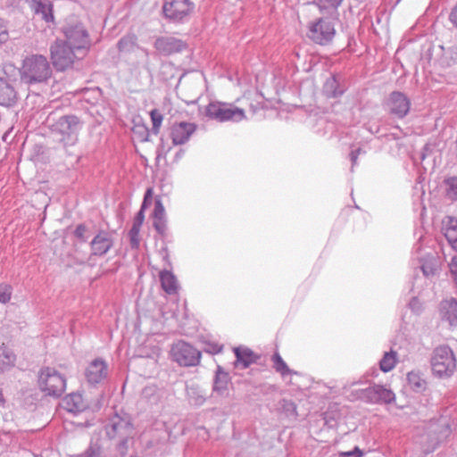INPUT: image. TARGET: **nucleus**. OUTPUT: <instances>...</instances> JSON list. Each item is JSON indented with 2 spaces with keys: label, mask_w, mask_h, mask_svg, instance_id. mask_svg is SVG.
I'll use <instances>...</instances> for the list:
<instances>
[{
  "label": "nucleus",
  "mask_w": 457,
  "mask_h": 457,
  "mask_svg": "<svg viewBox=\"0 0 457 457\" xmlns=\"http://www.w3.org/2000/svg\"><path fill=\"white\" fill-rule=\"evenodd\" d=\"M21 79L27 84L46 82L52 75V69L46 56L34 54L23 61Z\"/></svg>",
  "instance_id": "obj_1"
},
{
  "label": "nucleus",
  "mask_w": 457,
  "mask_h": 457,
  "mask_svg": "<svg viewBox=\"0 0 457 457\" xmlns=\"http://www.w3.org/2000/svg\"><path fill=\"white\" fill-rule=\"evenodd\" d=\"M85 55L62 39H56L50 46V57L54 67L57 71H65L71 68L77 59Z\"/></svg>",
  "instance_id": "obj_2"
},
{
  "label": "nucleus",
  "mask_w": 457,
  "mask_h": 457,
  "mask_svg": "<svg viewBox=\"0 0 457 457\" xmlns=\"http://www.w3.org/2000/svg\"><path fill=\"white\" fill-rule=\"evenodd\" d=\"M62 31L69 45L77 49L82 55H86L88 51L91 41L89 34L84 24L75 19H70L63 25Z\"/></svg>",
  "instance_id": "obj_3"
},
{
  "label": "nucleus",
  "mask_w": 457,
  "mask_h": 457,
  "mask_svg": "<svg viewBox=\"0 0 457 457\" xmlns=\"http://www.w3.org/2000/svg\"><path fill=\"white\" fill-rule=\"evenodd\" d=\"M433 373L439 378H447L456 369V360L453 350L448 345H440L434 350L431 358Z\"/></svg>",
  "instance_id": "obj_4"
},
{
  "label": "nucleus",
  "mask_w": 457,
  "mask_h": 457,
  "mask_svg": "<svg viewBox=\"0 0 457 457\" xmlns=\"http://www.w3.org/2000/svg\"><path fill=\"white\" fill-rule=\"evenodd\" d=\"M38 386L42 392L50 396H60L66 388V378L54 368L40 370Z\"/></svg>",
  "instance_id": "obj_5"
},
{
  "label": "nucleus",
  "mask_w": 457,
  "mask_h": 457,
  "mask_svg": "<svg viewBox=\"0 0 457 457\" xmlns=\"http://www.w3.org/2000/svg\"><path fill=\"white\" fill-rule=\"evenodd\" d=\"M80 129L81 123L74 115L62 116L52 126L53 132L60 135L59 140L64 146L76 144Z\"/></svg>",
  "instance_id": "obj_6"
},
{
  "label": "nucleus",
  "mask_w": 457,
  "mask_h": 457,
  "mask_svg": "<svg viewBox=\"0 0 457 457\" xmlns=\"http://www.w3.org/2000/svg\"><path fill=\"white\" fill-rule=\"evenodd\" d=\"M336 35L334 22L328 18H319L309 22L307 37L315 44L320 46L328 45Z\"/></svg>",
  "instance_id": "obj_7"
},
{
  "label": "nucleus",
  "mask_w": 457,
  "mask_h": 457,
  "mask_svg": "<svg viewBox=\"0 0 457 457\" xmlns=\"http://www.w3.org/2000/svg\"><path fill=\"white\" fill-rule=\"evenodd\" d=\"M206 116L220 122H239L245 119V111L230 104L212 102L206 106Z\"/></svg>",
  "instance_id": "obj_8"
},
{
  "label": "nucleus",
  "mask_w": 457,
  "mask_h": 457,
  "mask_svg": "<svg viewBox=\"0 0 457 457\" xmlns=\"http://www.w3.org/2000/svg\"><path fill=\"white\" fill-rule=\"evenodd\" d=\"M194 9L195 4L190 0H165L162 5L164 17L177 23L185 22Z\"/></svg>",
  "instance_id": "obj_9"
},
{
  "label": "nucleus",
  "mask_w": 457,
  "mask_h": 457,
  "mask_svg": "<svg viewBox=\"0 0 457 457\" xmlns=\"http://www.w3.org/2000/svg\"><path fill=\"white\" fill-rule=\"evenodd\" d=\"M171 355L180 366H196L200 362L201 353L191 345L179 341L172 345Z\"/></svg>",
  "instance_id": "obj_10"
},
{
  "label": "nucleus",
  "mask_w": 457,
  "mask_h": 457,
  "mask_svg": "<svg viewBox=\"0 0 457 457\" xmlns=\"http://www.w3.org/2000/svg\"><path fill=\"white\" fill-rule=\"evenodd\" d=\"M361 398L369 403L389 404L395 402V395L390 388L374 384L362 390Z\"/></svg>",
  "instance_id": "obj_11"
},
{
  "label": "nucleus",
  "mask_w": 457,
  "mask_h": 457,
  "mask_svg": "<svg viewBox=\"0 0 457 457\" xmlns=\"http://www.w3.org/2000/svg\"><path fill=\"white\" fill-rule=\"evenodd\" d=\"M427 430L429 444L433 446L436 445L451 434L448 418L441 416L436 420H430Z\"/></svg>",
  "instance_id": "obj_12"
},
{
  "label": "nucleus",
  "mask_w": 457,
  "mask_h": 457,
  "mask_svg": "<svg viewBox=\"0 0 457 457\" xmlns=\"http://www.w3.org/2000/svg\"><path fill=\"white\" fill-rule=\"evenodd\" d=\"M386 107L390 114L398 119H403L410 111L411 100L405 94L394 91L387 98Z\"/></svg>",
  "instance_id": "obj_13"
},
{
  "label": "nucleus",
  "mask_w": 457,
  "mask_h": 457,
  "mask_svg": "<svg viewBox=\"0 0 457 457\" xmlns=\"http://www.w3.org/2000/svg\"><path fill=\"white\" fill-rule=\"evenodd\" d=\"M187 45L183 40L171 36L159 37L154 41V47L162 55L181 53Z\"/></svg>",
  "instance_id": "obj_14"
},
{
  "label": "nucleus",
  "mask_w": 457,
  "mask_h": 457,
  "mask_svg": "<svg viewBox=\"0 0 457 457\" xmlns=\"http://www.w3.org/2000/svg\"><path fill=\"white\" fill-rule=\"evenodd\" d=\"M197 126L192 122L180 121L174 123L170 128V138L174 145H184L196 131Z\"/></svg>",
  "instance_id": "obj_15"
},
{
  "label": "nucleus",
  "mask_w": 457,
  "mask_h": 457,
  "mask_svg": "<svg viewBox=\"0 0 457 457\" xmlns=\"http://www.w3.org/2000/svg\"><path fill=\"white\" fill-rule=\"evenodd\" d=\"M107 376V365L102 359L92 361L85 370V377L91 385L99 384Z\"/></svg>",
  "instance_id": "obj_16"
},
{
  "label": "nucleus",
  "mask_w": 457,
  "mask_h": 457,
  "mask_svg": "<svg viewBox=\"0 0 457 457\" xmlns=\"http://www.w3.org/2000/svg\"><path fill=\"white\" fill-rule=\"evenodd\" d=\"M31 8L35 14L40 15L46 22H54V5L50 1L32 0Z\"/></svg>",
  "instance_id": "obj_17"
},
{
  "label": "nucleus",
  "mask_w": 457,
  "mask_h": 457,
  "mask_svg": "<svg viewBox=\"0 0 457 457\" xmlns=\"http://www.w3.org/2000/svg\"><path fill=\"white\" fill-rule=\"evenodd\" d=\"M442 319L448 321L451 326H457V300L451 298L440 304Z\"/></svg>",
  "instance_id": "obj_18"
},
{
  "label": "nucleus",
  "mask_w": 457,
  "mask_h": 457,
  "mask_svg": "<svg viewBox=\"0 0 457 457\" xmlns=\"http://www.w3.org/2000/svg\"><path fill=\"white\" fill-rule=\"evenodd\" d=\"M16 100L17 94L13 87L6 79L0 78V104L12 106Z\"/></svg>",
  "instance_id": "obj_19"
},
{
  "label": "nucleus",
  "mask_w": 457,
  "mask_h": 457,
  "mask_svg": "<svg viewBox=\"0 0 457 457\" xmlns=\"http://www.w3.org/2000/svg\"><path fill=\"white\" fill-rule=\"evenodd\" d=\"M160 282L162 290L168 295L178 293L179 283L176 276L170 270H163L159 273Z\"/></svg>",
  "instance_id": "obj_20"
},
{
  "label": "nucleus",
  "mask_w": 457,
  "mask_h": 457,
  "mask_svg": "<svg viewBox=\"0 0 457 457\" xmlns=\"http://www.w3.org/2000/svg\"><path fill=\"white\" fill-rule=\"evenodd\" d=\"M186 393L189 403L194 406H202L206 401L205 391L195 383L187 385Z\"/></svg>",
  "instance_id": "obj_21"
},
{
  "label": "nucleus",
  "mask_w": 457,
  "mask_h": 457,
  "mask_svg": "<svg viewBox=\"0 0 457 457\" xmlns=\"http://www.w3.org/2000/svg\"><path fill=\"white\" fill-rule=\"evenodd\" d=\"M236 355L235 366L241 369L248 368L252 363L256 361V356L249 348L236 347L234 349Z\"/></svg>",
  "instance_id": "obj_22"
},
{
  "label": "nucleus",
  "mask_w": 457,
  "mask_h": 457,
  "mask_svg": "<svg viewBox=\"0 0 457 457\" xmlns=\"http://www.w3.org/2000/svg\"><path fill=\"white\" fill-rule=\"evenodd\" d=\"M442 230L448 243L457 251V220L453 217H447L443 221Z\"/></svg>",
  "instance_id": "obj_23"
},
{
  "label": "nucleus",
  "mask_w": 457,
  "mask_h": 457,
  "mask_svg": "<svg viewBox=\"0 0 457 457\" xmlns=\"http://www.w3.org/2000/svg\"><path fill=\"white\" fill-rule=\"evenodd\" d=\"M16 354L4 344L0 345V374L14 367Z\"/></svg>",
  "instance_id": "obj_24"
},
{
  "label": "nucleus",
  "mask_w": 457,
  "mask_h": 457,
  "mask_svg": "<svg viewBox=\"0 0 457 457\" xmlns=\"http://www.w3.org/2000/svg\"><path fill=\"white\" fill-rule=\"evenodd\" d=\"M116 436L120 437V447H124L125 445L129 444L130 438L134 434V428L129 421H125L120 419L116 420Z\"/></svg>",
  "instance_id": "obj_25"
},
{
  "label": "nucleus",
  "mask_w": 457,
  "mask_h": 457,
  "mask_svg": "<svg viewBox=\"0 0 457 457\" xmlns=\"http://www.w3.org/2000/svg\"><path fill=\"white\" fill-rule=\"evenodd\" d=\"M345 91V87L341 85L336 76L327 79L323 86V92L327 97L337 98Z\"/></svg>",
  "instance_id": "obj_26"
},
{
  "label": "nucleus",
  "mask_w": 457,
  "mask_h": 457,
  "mask_svg": "<svg viewBox=\"0 0 457 457\" xmlns=\"http://www.w3.org/2000/svg\"><path fill=\"white\" fill-rule=\"evenodd\" d=\"M62 407L70 412H79L85 409L83 397L79 393H72L62 399Z\"/></svg>",
  "instance_id": "obj_27"
},
{
  "label": "nucleus",
  "mask_w": 457,
  "mask_h": 457,
  "mask_svg": "<svg viewBox=\"0 0 457 457\" xmlns=\"http://www.w3.org/2000/svg\"><path fill=\"white\" fill-rule=\"evenodd\" d=\"M407 385L415 393H422L427 388V381L419 370H411L406 376Z\"/></svg>",
  "instance_id": "obj_28"
},
{
  "label": "nucleus",
  "mask_w": 457,
  "mask_h": 457,
  "mask_svg": "<svg viewBox=\"0 0 457 457\" xmlns=\"http://www.w3.org/2000/svg\"><path fill=\"white\" fill-rule=\"evenodd\" d=\"M229 377L220 366H218L215 378L213 380V391L220 395H223L227 390Z\"/></svg>",
  "instance_id": "obj_29"
},
{
  "label": "nucleus",
  "mask_w": 457,
  "mask_h": 457,
  "mask_svg": "<svg viewBox=\"0 0 457 457\" xmlns=\"http://www.w3.org/2000/svg\"><path fill=\"white\" fill-rule=\"evenodd\" d=\"M396 363L397 353L390 350L389 352H386L379 361V369L383 372H389L395 367Z\"/></svg>",
  "instance_id": "obj_30"
},
{
  "label": "nucleus",
  "mask_w": 457,
  "mask_h": 457,
  "mask_svg": "<svg viewBox=\"0 0 457 457\" xmlns=\"http://www.w3.org/2000/svg\"><path fill=\"white\" fill-rule=\"evenodd\" d=\"M445 194L452 202L457 201V176H452L444 179Z\"/></svg>",
  "instance_id": "obj_31"
},
{
  "label": "nucleus",
  "mask_w": 457,
  "mask_h": 457,
  "mask_svg": "<svg viewBox=\"0 0 457 457\" xmlns=\"http://www.w3.org/2000/svg\"><path fill=\"white\" fill-rule=\"evenodd\" d=\"M92 250L95 254H103L110 248V242L101 235H97L92 241Z\"/></svg>",
  "instance_id": "obj_32"
},
{
  "label": "nucleus",
  "mask_w": 457,
  "mask_h": 457,
  "mask_svg": "<svg viewBox=\"0 0 457 457\" xmlns=\"http://www.w3.org/2000/svg\"><path fill=\"white\" fill-rule=\"evenodd\" d=\"M271 361L273 362L274 370L282 377H285L292 373V370L288 368L287 364L284 361V360L282 359L278 353H275L272 355Z\"/></svg>",
  "instance_id": "obj_33"
},
{
  "label": "nucleus",
  "mask_w": 457,
  "mask_h": 457,
  "mask_svg": "<svg viewBox=\"0 0 457 457\" xmlns=\"http://www.w3.org/2000/svg\"><path fill=\"white\" fill-rule=\"evenodd\" d=\"M420 269L424 277L428 279L434 277L438 270L436 261L434 257L426 260L424 262H422Z\"/></svg>",
  "instance_id": "obj_34"
},
{
  "label": "nucleus",
  "mask_w": 457,
  "mask_h": 457,
  "mask_svg": "<svg viewBox=\"0 0 457 457\" xmlns=\"http://www.w3.org/2000/svg\"><path fill=\"white\" fill-rule=\"evenodd\" d=\"M343 0H314L315 4L321 12H331L336 11Z\"/></svg>",
  "instance_id": "obj_35"
},
{
  "label": "nucleus",
  "mask_w": 457,
  "mask_h": 457,
  "mask_svg": "<svg viewBox=\"0 0 457 457\" xmlns=\"http://www.w3.org/2000/svg\"><path fill=\"white\" fill-rule=\"evenodd\" d=\"M77 457H104L102 445H98L96 442H91L88 449L82 454L78 455Z\"/></svg>",
  "instance_id": "obj_36"
},
{
  "label": "nucleus",
  "mask_w": 457,
  "mask_h": 457,
  "mask_svg": "<svg viewBox=\"0 0 457 457\" xmlns=\"http://www.w3.org/2000/svg\"><path fill=\"white\" fill-rule=\"evenodd\" d=\"M139 231L140 228L137 224H133L129 229L128 236L132 248H137L139 245Z\"/></svg>",
  "instance_id": "obj_37"
},
{
  "label": "nucleus",
  "mask_w": 457,
  "mask_h": 457,
  "mask_svg": "<svg viewBox=\"0 0 457 457\" xmlns=\"http://www.w3.org/2000/svg\"><path fill=\"white\" fill-rule=\"evenodd\" d=\"M150 115H151V120H152V123H153V129H152L153 132L154 134H158L160 127H161L162 120H163V117H162V113L156 109L152 110L150 112Z\"/></svg>",
  "instance_id": "obj_38"
},
{
  "label": "nucleus",
  "mask_w": 457,
  "mask_h": 457,
  "mask_svg": "<svg viewBox=\"0 0 457 457\" xmlns=\"http://www.w3.org/2000/svg\"><path fill=\"white\" fill-rule=\"evenodd\" d=\"M12 288L10 285L2 283L0 284V303H6L11 300Z\"/></svg>",
  "instance_id": "obj_39"
},
{
  "label": "nucleus",
  "mask_w": 457,
  "mask_h": 457,
  "mask_svg": "<svg viewBox=\"0 0 457 457\" xmlns=\"http://www.w3.org/2000/svg\"><path fill=\"white\" fill-rule=\"evenodd\" d=\"M133 133L140 142L148 141L149 131L148 129L143 125H136L133 129Z\"/></svg>",
  "instance_id": "obj_40"
},
{
  "label": "nucleus",
  "mask_w": 457,
  "mask_h": 457,
  "mask_svg": "<svg viewBox=\"0 0 457 457\" xmlns=\"http://www.w3.org/2000/svg\"><path fill=\"white\" fill-rule=\"evenodd\" d=\"M154 219H166V212L161 199H155L153 212Z\"/></svg>",
  "instance_id": "obj_41"
},
{
  "label": "nucleus",
  "mask_w": 457,
  "mask_h": 457,
  "mask_svg": "<svg viewBox=\"0 0 457 457\" xmlns=\"http://www.w3.org/2000/svg\"><path fill=\"white\" fill-rule=\"evenodd\" d=\"M153 226L158 234L164 236L167 232V219H154Z\"/></svg>",
  "instance_id": "obj_42"
},
{
  "label": "nucleus",
  "mask_w": 457,
  "mask_h": 457,
  "mask_svg": "<svg viewBox=\"0 0 457 457\" xmlns=\"http://www.w3.org/2000/svg\"><path fill=\"white\" fill-rule=\"evenodd\" d=\"M422 292H418L417 296H413L409 303V308L415 313H419L421 310V302L419 297L423 296Z\"/></svg>",
  "instance_id": "obj_43"
},
{
  "label": "nucleus",
  "mask_w": 457,
  "mask_h": 457,
  "mask_svg": "<svg viewBox=\"0 0 457 457\" xmlns=\"http://www.w3.org/2000/svg\"><path fill=\"white\" fill-rule=\"evenodd\" d=\"M9 39V30L7 22L0 18V45L4 44Z\"/></svg>",
  "instance_id": "obj_44"
},
{
  "label": "nucleus",
  "mask_w": 457,
  "mask_h": 457,
  "mask_svg": "<svg viewBox=\"0 0 457 457\" xmlns=\"http://www.w3.org/2000/svg\"><path fill=\"white\" fill-rule=\"evenodd\" d=\"M135 45L134 37H123L118 43V47L120 51L130 50Z\"/></svg>",
  "instance_id": "obj_45"
},
{
  "label": "nucleus",
  "mask_w": 457,
  "mask_h": 457,
  "mask_svg": "<svg viewBox=\"0 0 457 457\" xmlns=\"http://www.w3.org/2000/svg\"><path fill=\"white\" fill-rule=\"evenodd\" d=\"M152 198H153V189L152 188H147L145 193L144 200H143V203H142V205H141L142 209H145L149 204H151Z\"/></svg>",
  "instance_id": "obj_46"
},
{
  "label": "nucleus",
  "mask_w": 457,
  "mask_h": 457,
  "mask_svg": "<svg viewBox=\"0 0 457 457\" xmlns=\"http://www.w3.org/2000/svg\"><path fill=\"white\" fill-rule=\"evenodd\" d=\"M341 455L345 457H361L362 453L358 447H355L353 451L342 453Z\"/></svg>",
  "instance_id": "obj_47"
},
{
  "label": "nucleus",
  "mask_w": 457,
  "mask_h": 457,
  "mask_svg": "<svg viewBox=\"0 0 457 457\" xmlns=\"http://www.w3.org/2000/svg\"><path fill=\"white\" fill-rule=\"evenodd\" d=\"M85 232H86V228L85 226L83 225H79L75 231H74V235L79 238V239H83L84 240V235H85Z\"/></svg>",
  "instance_id": "obj_48"
},
{
  "label": "nucleus",
  "mask_w": 457,
  "mask_h": 457,
  "mask_svg": "<svg viewBox=\"0 0 457 457\" xmlns=\"http://www.w3.org/2000/svg\"><path fill=\"white\" fill-rule=\"evenodd\" d=\"M144 210L145 209H142V208L140 209V211L137 212V216H136V218L134 220V222H133V224H137L138 223V227L139 228H141L142 223L144 221V218H145V216H144Z\"/></svg>",
  "instance_id": "obj_49"
},
{
  "label": "nucleus",
  "mask_w": 457,
  "mask_h": 457,
  "mask_svg": "<svg viewBox=\"0 0 457 457\" xmlns=\"http://www.w3.org/2000/svg\"><path fill=\"white\" fill-rule=\"evenodd\" d=\"M449 20L453 24V26L457 28V3L449 15Z\"/></svg>",
  "instance_id": "obj_50"
},
{
  "label": "nucleus",
  "mask_w": 457,
  "mask_h": 457,
  "mask_svg": "<svg viewBox=\"0 0 457 457\" xmlns=\"http://www.w3.org/2000/svg\"><path fill=\"white\" fill-rule=\"evenodd\" d=\"M358 155H356V152L350 153V160L352 162V165L354 166L357 162Z\"/></svg>",
  "instance_id": "obj_51"
},
{
  "label": "nucleus",
  "mask_w": 457,
  "mask_h": 457,
  "mask_svg": "<svg viewBox=\"0 0 457 457\" xmlns=\"http://www.w3.org/2000/svg\"><path fill=\"white\" fill-rule=\"evenodd\" d=\"M184 154L185 151L183 149H179L175 155V162H179Z\"/></svg>",
  "instance_id": "obj_52"
},
{
  "label": "nucleus",
  "mask_w": 457,
  "mask_h": 457,
  "mask_svg": "<svg viewBox=\"0 0 457 457\" xmlns=\"http://www.w3.org/2000/svg\"><path fill=\"white\" fill-rule=\"evenodd\" d=\"M430 146L428 145H426L423 148V152L421 153V160H425L427 156V152L429 150Z\"/></svg>",
  "instance_id": "obj_53"
},
{
  "label": "nucleus",
  "mask_w": 457,
  "mask_h": 457,
  "mask_svg": "<svg viewBox=\"0 0 457 457\" xmlns=\"http://www.w3.org/2000/svg\"><path fill=\"white\" fill-rule=\"evenodd\" d=\"M128 447V444L125 445V446L122 448V447H120L119 445V450H120V453H124V450H126ZM115 451H118V446H115Z\"/></svg>",
  "instance_id": "obj_54"
},
{
  "label": "nucleus",
  "mask_w": 457,
  "mask_h": 457,
  "mask_svg": "<svg viewBox=\"0 0 457 457\" xmlns=\"http://www.w3.org/2000/svg\"><path fill=\"white\" fill-rule=\"evenodd\" d=\"M128 447V444L125 445V446L122 448V447H120L119 445V450H120V453H124V450H126ZM115 451H118V446H115Z\"/></svg>",
  "instance_id": "obj_55"
},
{
  "label": "nucleus",
  "mask_w": 457,
  "mask_h": 457,
  "mask_svg": "<svg viewBox=\"0 0 457 457\" xmlns=\"http://www.w3.org/2000/svg\"><path fill=\"white\" fill-rule=\"evenodd\" d=\"M107 429H108V432L114 431V424L108 425Z\"/></svg>",
  "instance_id": "obj_56"
},
{
  "label": "nucleus",
  "mask_w": 457,
  "mask_h": 457,
  "mask_svg": "<svg viewBox=\"0 0 457 457\" xmlns=\"http://www.w3.org/2000/svg\"><path fill=\"white\" fill-rule=\"evenodd\" d=\"M352 152H356V155H358V156H359V154H361V148H357V149H355V150H353Z\"/></svg>",
  "instance_id": "obj_57"
},
{
  "label": "nucleus",
  "mask_w": 457,
  "mask_h": 457,
  "mask_svg": "<svg viewBox=\"0 0 457 457\" xmlns=\"http://www.w3.org/2000/svg\"><path fill=\"white\" fill-rule=\"evenodd\" d=\"M421 279L420 278H415V282H414V287H416L419 284V282L420 281Z\"/></svg>",
  "instance_id": "obj_58"
},
{
  "label": "nucleus",
  "mask_w": 457,
  "mask_h": 457,
  "mask_svg": "<svg viewBox=\"0 0 457 457\" xmlns=\"http://www.w3.org/2000/svg\"><path fill=\"white\" fill-rule=\"evenodd\" d=\"M149 390H151V388H145V389L144 390L143 394H144L145 395H146Z\"/></svg>",
  "instance_id": "obj_59"
},
{
  "label": "nucleus",
  "mask_w": 457,
  "mask_h": 457,
  "mask_svg": "<svg viewBox=\"0 0 457 457\" xmlns=\"http://www.w3.org/2000/svg\"><path fill=\"white\" fill-rule=\"evenodd\" d=\"M289 405H290L294 410H295V406L294 403H289Z\"/></svg>",
  "instance_id": "obj_60"
},
{
  "label": "nucleus",
  "mask_w": 457,
  "mask_h": 457,
  "mask_svg": "<svg viewBox=\"0 0 457 457\" xmlns=\"http://www.w3.org/2000/svg\"><path fill=\"white\" fill-rule=\"evenodd\" d=\"M221 351V346L219 347V349L217 350V352H220Z\"/></svg>",
  "instance_id": "obj_61"
},
{
  "label": "nucleus",
  "mask_w": 457,
  "mask_h": 457,
  "mask_svg": "<svg viewBox=\"0 0 457 457\" xmlns=\"http://www.w3.org/2000/svg\"><path fill=\"white\" fill-rule=\"evenodd\" d=\"M115 417H116V419H118V418L120 419V417H119V415H118V413H117V412H116V414H115Z\"/></svg>",
  "instance_id": "obj_62"
}]
</instances>
